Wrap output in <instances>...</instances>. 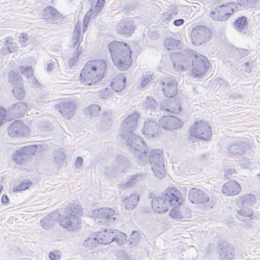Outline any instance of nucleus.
Returning <instances> with one entry per match:
<instances>
[{
	"instance_id": "obj_1",
	"label": "nucleus",
	"mask_w": 260,
	"mask_h": 260,
	"mask_svg": "<svg viewBox=\"0 0 260 260\" xmlns=\"http://www.w3.org/2000/svg\"><path fill=\"white\" fill-rule=\"evenodd\" d=\"M139 114L134 112L128 115L122 123L121 137L125 141L130 150L136 156H141L145 150L144 141L140 137L134 134L133 132L136 128Z\"/></svg>"
},
{
	"instance_id": "obj_2",
	"label": "nucleus",
	"mask_w": 260,
	"mask_h": 260,
	"mask_svg": "<svg viewBox=\"0 0 260 260\" xmlns=\"http://www.w3.org/2000/svg\"><path fill=\"white\" fill-rule=\"evenodd\" d=\"M106 68L107 63L104 60L88 61L80 74V80L87 85L95 84L103 79Z\"/></svg>"
},
{
	"instance_id": "obj_3",
	"label": "nucleus",
	"mask_w": 260,
	"mask_h": 260,
	"mask_svg": "<svg viewBox=\"0 0 260 260\" xmlns=\"http://www.w3.org/2000/svg\"><path fill=\"white\" fill-rule=\"evenodd\" d=\"M179 192L176 188L171 187L166 190L157 197H152L150 194L151 200V206L153 210L156 213H161L166 212L170 206H179L182 200L179 197Z\"/></svg>"
},
{
	"instance_id": "obj_4",
	"label": "nucleus",
	"mask_w": 260,
	"mask_h": 260,
	"mask_svg": "<svg viewBox=\"0 0 260 260\" xmlns=\"http://www.w3.org/2000/svg\"><path fill=\"white\" fill-rule=\"evenodd\" d=\"M143 150H145V152L141 156H136L133 153L134 156L138 158V162L141 165L149 163L151 165V169L154 175L159 179L164 178L166 170L162 152L159 150H152L149 152L148 159H147L146 157L147 149L145 145Z\"/></svg>"
},
{
	"instance_id": "obj_5",
	"label": "nucleus",
	"mask_w": 260,
	"mask_h": 260,
	"mask_svg": "<svg viewBox=\"0 0 260 260\" xmlns=\"http://www.w3.org/2000/svg\"><path fill=\"white\" fill-rule=\"evenodd\" d=\"M132 53L126 43L115 41V57L117 61L115 66L121 71L128 69L132 63Z\"/></svg>"
},
{
	"instance_id": "obj_6",
	"label": "nucleus",
	"mask_w": 260,
	"mask_h": 260,
	"mask_svg": "<svg viewBox=\"0 0 260 260\" xmlns=\"http://www.w3.org/2000/svg\"><path fill=\"white\" fill-rule=\"evenodd\" d=\"M82 215L81 206L75 202L69 203L64 209V215L60 219V225L64 228H72L73 223H77L79 216Z\"/></svg>"
},
{
	"instance_id": "obj_7",
	"label": "nucleus",
	"mask_w": 260,
	"mask_h": 260,
	"mask_svg": "<svg viewBox=\"0 0 260 260\" xmlns=\"http://www.w3.org/2000/svg\"><path fill=\"white\" fill-rule=\"evenodd\" d=\"M192 74L195 78L202 77L210 67L207 58L201 54L195 53L191 58Z\"/></svg>"
},
{
	"instance_id": "obj_8",
	"label": "nucleus",
	"mask_w": 260,
	"mask_h": 260,
	"mask_svg": "<svg viewBox=\"0 0 260 260\" xmlns=\"http://www.w3.org/2000/svg\"><path fill=\"white\" fill-rule=\"evenodd\" d=\"M191 136L203 140H208L212 135V131L209 124L205 121H196L190 128Z\"/></svg>"
},
{
	"instance_id": "obj_9",
	"label": "nucleus",
	"mask_w": 260,
	"mask_h": 260,
	"mask_svg": "<svg viewBox=\"0 0 260 260\" xmlns=\"http://www.w3.org/2000/svg\"><path fill=\"white\" fill-rule=\"evenodd\" d=\"M211 34L210 29L205 26L199 25L193 27L190 35L192 43L195 45L205 43L209 40Z\"/></svg>"
},
{
	"instance_id": "obj_10",
	"label": "nucleus",
	"mask_w": 260,
	"mask_h": 260,
	"mask_svg": "<svg viewBox=\"0 0 260 260\" xmlns=\"http://www.w3.org/2000/svg\"><path fill=\"white\" fill-rule=\"evenodd\" d=\"M38 147L35 145L22 147L15 151L12 155V160L17 164L22 165L30 156L35 154Z\"/></svg>"
},
{
	"instance_id": "obj_11",
	"label": "nucleus",
	"mask_w": 260,
	"mask_h": 260,
	"mask_svg": "<svg viewBox=\"0 0 260 260\" xmlns=\"http://www.w3.org/2000/svg\"><path fill=\"white\" fill-rule=\"evenodd\" d=\"M188 199L193 203L203 204L209 208H212L213 206V203L210 200L208 195L198 188H192L190 190Z\"/></svg>"
},
{
	"instance_id": "obj_12",
	"label": "nucleus",
	"mask_w": 260,
	"mask_h": 260,
	"mask_svg": "<svg viewBox=\"0 0 260 260\" xmlns=\"http://www.w3.org/2000/svg\"><path fill=\"white\" fill-rule=\"evenodd\" d=\"M114 210L109 208H101L94 210L92 213V216L95 221L101 224H108L112 220H114Z\"/></svg>"
},
{
	"instance_id": "obj_13",
	"label": "nucleus",
	"mask_w": 260,
	"mask_h": 260,
	"mask_svg": "<svg viewBox=\"0 0 260 260\" xmlns=\"http://www.w3.org/2000/svg\"><path fill=\"white\" fill-rule=\"evenodd\" d=\"M136 27L134 21L132 18L127 17L123 19L117 24L116 30L118 34L128 37L134 33Z\"/></svg>"
},
{
	"instance_id": "obj_14",
	"label": "nucleus",
	"mask_w": 260,
	"mask_h": 260,
	"mask_svg": "<svg viewBox=\"0 0 260 260\" xmlns=\"http://www.w3.org/2000/svg\"><path fill=\"white\" fill-rule=\"evenodd\" d=\"M8 133L11 137L25 136L28 133V128L21 120H16L8 128Z\"/></svg>"
},
{
	"instance_id": "obj_15",
	"label": "nucleus",
	"mask_w": 260,
	"mask_h": 260,
	"mask_svg": "<svg viewBox=\"0 0 260 260\" xmlns=\"http://www.w3.org/2000/svg\"><path fill=\"white\" fill-rule=\"evenodd\" d=\"M161 88L165 96L172 98L177 92V82L173 77H169L161 81Z\"/></svg>"
},
{
	"instance_id": "obj_16",
	"label": "nucleus",
	"mask_w": 260,
	"mask_h": 260,
	"mask_svg": "<svg viewBox=\"0 0 260 260\" xmlns=\"http://www.w3.org/2000/svg\"><path fill=\"white\" fill-rule=\"evenodd\" d=\"M160 125L167 130L176 129L182 127L183 122L173 116H164L159 119Z\"/></svg>"
},
{
	"instance_id": "obj_17",
	"label": "nucleus",
	"mask_w": 260,
	"mask_h": 260,
	"mask_svg": "<svg viewBox=\"0 0 260 260\" xmlns=\"http://www.w3.org/2000/svg\"><path fill=\"white\" fill-rule=\"evenodd\" d=\"M76 105L68 100H64L59 102L57 106L58 111L66 119H70L74 114Z\"/></svg>"
},
{
	"instance_id": "obj_18",
	"label": "nucleus",
	"mask_w": 260,
	"mask_h": 260,
	"mask_svg": "<svg viewBox=\"0 0 260 260\" xmlns=\"http://www.w3.org/2000/svg\"><path fill=\"white\" fill-rule=\"evenodd\" d=\"M190 64L189 58L185 55L176 54L173 60V66L178 71L186 70Z\"/></svg>"
},
{
	"instance_id": "obj_19",
	"label": "nucleus",
	"mask_w": 260,
	"mask_h": 260,
	"mask_svg": "<svg viewBox=\"0 0 260 260\" xmlns=\"http://www.w3.org/2000/svg\"><path fill=\"white\" fill-rule=\"evenodd\" d=\"M160 110L162 112H168L170 113H178L181 110L179 102L176 100H167L160 104Z\"/></svg>"
},
{
	"instance_id": "obj_20",
	"label": "nucleus",
	"mask_w": 260,
	"mask_h": 260,
	"mask_svg": "<svg viewBox=\"0 0 260 260\" xmlns=\"http://www.w3.org/2000/svg\"><path fill=\"white\" fill-rule=\"evenodd\" d=\"M59 216V213L56 211L49 214L40 220L42 226L45 229L50 228L57 222Z\"/></svg>"
},
{
	"instance_id": "obj_21",
	"label": "nucleus",
	"mask_w": 260,
	"mask_h": 260,
	"mask_svg": "<svg viewBox=\"0 0 260 260\" xmlns=\"http://www.w3.org/2000/svg\"><path fill=\"white\" fill-rule=\"evenodd\" d=\"M241 190L240 184L234 181L225 183L222 187V193L227 196L237 194Z\"/></svg>"
},
{
	"instance_id": "obj_22",
	"label": "nucleus",
	"mask_w": 260,
	"mask_h": 260,
	"mask_svg": "<svg viewBox=\"0 0 260 260\" xmlns=\"http://www.w3.org/2000/svg\"><path fill=\"white\" fill-rule=\"evenodd\" d=\"M139 200V196L134 193L128 197L123 196L121 197L122 205L127 210L134 209Z\"/></svg>"
},
{
	"instance_id": "obj_23",
	"label": "nucleus",
	"mask_w": 260,
	"mask_h": 260,
	"mask_svg": "<svg viewBox=\"0 0 260 260\" xmlns=\"http://www.w3.org/2000/svg\"><path fill=\"white\" fill-rule=\"evenodd\" d=\"M158 129L157 123L153 120H149L145 122L143 132L148 137H153L157 135Z\"/></svg>"
},
{
	"instance_id": "obj_24",
	"label": "nucleus",
	"mask_w": 260,
	"mask_h": 260,
	"mask_svg": "<svg viewBox=\"0 0 260 260\" xmlns=\"http://www.w3.org/2000/svg\"><path fill=\"white\" fill-rule=\"evenodd\" d=\"M113 233L112 231L110 233V231L105 230L97 233L95 237L99 244L106 245L114 241V237L112 236Z\"/></svg>"
},
{
	"instance_id": "obj_25",
	"label": "nucleus",
	"mask_w": 260,
	"mask_h": 260,
	"mask_svg": "<svg viewBox=\"0 0 260 260\" xmlns=\"http://www.w3.org/2000/svg\"><path fill=\"white\" fill-rule=\"evenodd\" d=\"M43 17V19L50 23L57 20L60 17L57 11L51 6H48L44 10Z\"/></svg>"
},
{
	"instance_id": "obj_26",
	"label": "nucleus",
	"mask_w": 260,
	"mask_h": 260,
	"mask_svg": "<svg viewBox=\"0 0 260 260\" xmlns=\"http://www.w3.org/2000/svg\"><path fill=\"white\" fill-rule=\"evenodd\" d=\"M247 25V19L245 16H241L238 18L234 21L235 29L244 35L248 34V30L246 29Z\"/></svg>"
},
{
	"instance_id": "obj_27",
	"label": "nucleus",
	"mask_w": 260,
	"mask_h": 260,
	"mask_svg": "<svg viewBox=\"0 0 260 260\" xmlns=\"http://www.w3.org/2000/svg\"><path fill=\"white\" fill-rule=\"evenodd\" d=\"M220 258L222 260L232 259L235 256V249L231 245H222L219 251Z\"/></svg>"
},
{
	"instance_id": "obj_28",
	"label": "nucleus",
	"mask_w": 260,
	"mask_h": 260,
	"mask_svg": "<svg viewBox=\"0 0 260 260\" xmlns=\"http://www.w3.org/2000/svg\"><path fill=\"white\" fill-rule=\"evenodd\" d=\"M81 25L80 23H77L74 27V30L72 35V46L76 50L78 49L80 44L82 41L83 36L81 35Z\"/></svg>"
},
{
	"instance_id": "obj_29",
	"label": "nucleus",
	"mask_w": 260,
	"mask_h": 260,
	"mask_svg": "<svg viewBox=\"0 0 260 260\" xmlns=\"http://www.w3.org/2000/svg\"><path fill=\"white\" fill-rule=\"evenodd\" d=\"M227 149L232 155H242L245 151V147L243 142L237 141L231 144Z\"/></svg>"
},
{
	"instance_id": "obj_30",
	"label": "nucleus",
	"mask_w": 260,
	"mask_h": 260,
	"mask_svg": "<svg viewBox=\"0 0 260 260\" xmlns=\"http://www.w3.org/2000/svg\"><path fill=\"white\" fill-rule=\"evenodd\" d=\"M27 108V105L24 102H19L12 105L10 110L12 113L19 117L22 116L25 113Z\"/></svg>"
},
{
	"instance_id": "obj_31",
	"label": "nucleus",
	"mask_w": 260,
	"mask_h": 260,
	"mask_svg": "<svg viewBox=\"0 0 260 260\" xmlns=\"http://www.w3.org/2000/svg\"><path fill=\"white\" fill-rule=\"evenodd\" d=\"M144 177V175L141 173H137L132 175L130 178L127 179L124 184L126 188H130L136 185L138 182L141 181Z\"/></svg>"
},
{
	"instance_id": "obj_32",
	"label": "nucleus",
	"mask_w": 260,
	"mask_h": 260,
	"mask_svg": "<svg viewBox=\"0 0 260 260\" xmlns=\"http://www.w3.org/2000/svg\"><path fill=\"white\" fill-rule=\"evenodd\" d=\"M219 7L221 14L225 15V16H226L227 19H228L229 17L233 14L234 9L236 8V5L235 3H230L226 5H222L219 6Z\"/></svg>"
},
{
	"instance_id": "obj_33",
	"label": "nucleus",
	"mask_w": 260,
	"mask_h": 260,
	"mask_svg": "<svg viewBox=\"0 0 260 260\" xmlns=\"http://www.w3.org/2000/svg\"><path fill=\"white\" fill-rule=\"evenodd\" d=\"M255 201L253 195L248 194L241 197L238 201V204L242 206H247L252 205Z\"/></svg>"
},
{
	"instance_id": "obj_34",
	"label": "nucleus",
	"mask_w": 260,
	"mask_h": 260,
	"mask_svg": "<svg viewBox=\"0 0 260 260\" xmlns=\"http://www.w3.org/2000/svg\"><path fill=\"white\" fill-rule=\"evenodd\" d=\"M8 80L12 86H17L18 84L20 85V83H22V78L19 74L14 71H12L9 73Z\"/></svg>"
},
{
	"instance_id": "obj_35",
	"label": "nucleus",
	"mask_w": 260,
	"mask_h": 260,
	"mask_svg": "<svg viewBox=\"0 0 260 260\" xmlns=\"http://www.w3.org/2000/svg\"><path fill=\"white\" fill-rule=\"evenodd\" d=\"M164 45L169 50L180 48L181 43L178 40L173 38H167L164 41Z\"/></svg>"
},
{
	"instance_id": "obj_36",
	"label": "nucleus",
	"mask_w": 260,
	"mask_h": 260,
	"mask_svg": "<svg viewBox=\"0 0 260 260\" xmlns=\"http://www.w3.org/2000/svg\"><path fill=\"white\" fill-rule=\"evenodd\" d=\"M126 78L121 74L115 78V91L119 92L123 89L125 87Z\"/></svg>"
},
{
	"instance_id": "obj_37",
	"label": "nucleus",
	"mask_w": 260,
	"mask_h": 260,
	"mask_svg": "<svg viewBox=\"0 0 260 260\" xmlns=\"http://www.w3.org/2000/svg\"><path fill=\"white\" fill-rule=\"evenodd\" d=\"M13 87L12 93L14 96L18 100H22L25 95V92L23 88L22 83H20V85L18 84V85Z\"/></svg>"
},
{
	"instance_id": "obj_38",
	"label": "nucleus",
	"mask_w": 260,
	"mask_h": 260,
	"mask_svg": "<svg viewBox=\"0 0 260 260\" xmlns=\"http://www.w3.org/2000/svg\"><path fill=\"white\" fill-rule=\"evenodd\" d=\"M98 242L95 237H88L84 241L83 245L87 250H90L96 247L99 244Z\"/></svg>"
},
{
	"instance_id": "obj_39",
	"label": "nucleus",
	"mask_w": 260,
	"mask_h": 260,
	"mask_svg": "<svg viewBox=\"0 0 260 260\" xmlns=\"http://www.w3.org/2000/svg\"><path fill=\"white\" fill-rule=\"evenodd\" d=\"M32 185V182L28 179L23 180L21 183L13 187V190L14 192H19L28 189Z\"/></svg>"
},
{
	"instance_id": "obj_40",
	"label": "nucleus",
	"mask_w": 260,
	"mask_h": 260,
	"mask_svg": "<svg viewBox=\"0 0 260 260\" xmlns=\"http://www.w3.org/2000/svg\"><path fill=\"white\" fill-rule=\"evenodd\" d=\"M225 15H222L219 10V7L216 8V10L212 11L210 13L211 17L215 20L218 21H225L227 20V17Z\"/></svg>"
},
{
	"instance_id": "obj_41",
	"label": "nucleus",
	"mask_w": 260,
	"mask_h": 260,
	"mask_svg": "<svg viewBox=\"0 0 260 260\" xmlns=\"http://www.w3.org/2000/svg\"><path fill=\"white\" fill-rule=\"evenodd\" d=\"M127 236L124 233L115 231V242L118 245H121L126 242Z\"/></svg>"
},
{
	"instance_id": "obj_42",
	"label": "nucleus",
	"mask_w": 260,
	"mask_h": 260,
	"mask_svg": "<svg viewBox=\"0 0 260 260\" xmlns=\"http://www.w3.org/2000/svg\"><path fill=\"white\" fill-rule=\"evenodd\" d=\"M172 206L173 207L170 210V215L172 218L178 220H182L185 218L182 214L179 211V208H178L179 206H177L175 207L174 206Z\"/></svg>"
},
{
	"instance_id": "obj_43",
	"label": "nucleus",
	"mask_w": 260,
	"mask_h": 260,
	"mask_svg": "<svg viewBox=\"0 0 260 260\" xmlns=\"http://www.w3.org/2000/svg\"><path fill=\"white\" fill-rule=\"evenodd\" d=\"M157 106V103L155 100L149 96L146 98L143 104L144 107L147 109H154L156 108Z\"/></svg>"
},
{
	"instance_id": "obj_44",
	"label": "nucleus",
	"mask_w": 260,
	"mask_h": 260,
	"mask_svg": "<svg viewBox=\"0 0 260 260\" xmlns=\"http://www.w3.org/2000/svg\"><path fill=\"white\" fill-rule=\"evenodd\" d=\"M66 159V154L62 151H57L54 154V161L59 166L63 165Z\"/></svg>"
},
{
	"instance_id": "obj_45",
	"label": "nucleus",
	"mask_w": 260,
	"mask_h": 260,
	"mask_svg": "<svg viewBox=\"0 0 260 260\" xmlns=\"http://www.w3.org/2000/svg\"><path fill=\"white\" fill-rule=\"evenodd\" d=\"M242 207H243L241 209L237 211V213L238 214L237 217L239 219H240V216L250 217L252 215L253 211L251 209L246 208V206Z\"/></svg>"
},
{
	"instance_id": "obj_46",
	"label": "nucleus",
	"mask_w": 260,
	"mask_h": 260,
	"mask_svg": "<svg viewBox=\"0 0 260 260\" xmlns=\"http://www.w3.org/2000/svg\"><path fill=\"white\" fill-rule=\"evenodd\" d=\"M100 110L101 107L98 105L92 104L89 106V111L91 118L96 117Z\"/></svg>"
},
{
	"instance_id": "obj_47",
	"label": "nucleus",
	"mask_w": 260,
	"mask_h": 260,
	"mask_svg": "<svg viewBox=\"0 0 260 260\" xmlns=\"http://www.w3.org/2000/svg\"><path fill=\"white\" fill-rule=\"evenodd\" d=\"M19 71L22 74L25 75L27 78H29L32 76V68L30 67H23L21 66L19 69Z\"/></svg>"
},
{
	"instance_id": "obj_48",
	"label": "nucleus",
	"mask_w": 260,
	"mask_h": 260,
	"mask_svg": "<svg viewBox=\"0 0 260 260\" xmlns=\"http://www.w3.org/2000/svg\"><path fill=\"white\" fill-rule=\"evenodd\" d=\"M80 54V52L79 51V49L76 50V52L73 54V57L68 60V64L70 68H72L73 66H74L77 62L78 60V56Z\"/></svg>"
},
{
	"instance_id": "obj_49",
	"label": "nucleus",
	"mask_w": 260,
	"mask_h": 260,
	"mask_svg": "<svg viewBox=\"0 0 260 260\" xmlns=\"http://www.w3.org/2000/svg\"><path fill=\"white\" fill-rule=\"evenodd\" d=\"M6 39V40L5 42L7 45L8 46V49H9L11 53L15 52L17 48L16 43L10 41L12 40V38L11 37H8Z\"/></svg>"
},
{
	"instance_id": "obj_50",
	"label": "nucleus",
	"mask_w": 260,
	"mask_h": 260,
	"mask_svg": "<svg viewBox=\"0 0 260 260\" xmlns=\"http://www.w3.org/2000/svg\"><path fill=\"white\" fill-rule=\"evenodd\" d=\"M154 79L153 76L151 74H147L146 75L141 84V86L142 87H145L146 85H147L149 82Z\"/></svg>"
},
{
	"instance_id": "obj_51",
	"label": "nucleus",
	"mask_w": 260,
	"mask_h": 260,
	"mask_svg": "<svg viewBox=\"0 0 260 260\" xmlns=\"http://www.w3.org/2000/svg\"><path fill=\"white\" fill-rule=\"evenodd\" d=\"M142 233L137 231H134L130 236V238L134 241H137L139 239L142 238Z\"/></svg>"
},
{
	"instance_id": "obj_52",
	"label": "nucleus",
	"mask_w": 260,
	"mask_h": 260,
	"mask_svg": "<svg viewBox=\"0 0 260 260\" xmlns=\"http://www.w3.org/2000/svg\"><path fill=\"white\" fill-rule=\"evenodd\" d=\"M48 256L51 260H59L60 257V254L58 251H52L50 252Z\"/></svg>"
},
{
	"instance_id": "obj_53",
	"label": "nucleus",
	"mask_w": 260,
	"mask_h": 260,
	"mask_svg": "<svg viewBox=\"0 0 260 260\" xmlns=\"http://www.w3.org/2000/svg\"><path fill=\"white\" fill-rule=\"evenodd\" d=\"M103 118L106 119L110 123L112 119V113L111 111L106 110L103 113Z\"/></svg>"
},
{
	"instance_id": "obj_54",
	"label": "nucleus",
	"mask_w": 260,
	"mask_h": 260,
	"mask_svg": "<svg viewBox=\"0 0 260 260\" xmlns=\"http://www.w3.org/2000/svg\"><path fill=\"white\" fill-rule=\"evenodd\" d=\"M117 260H130V259L124 251H120L117 253Z\"/></svg>"
},
{
	"instance_id": "obj_55",
	"label": "nucleus",
	"mask_w": 260,
	"mask_h": 260,
	"mask_svg": "<svg viewBox=\"0 0 260 260\" xmlns=\"http://www.w3.org/2000/svg\"><path fill=\"white\" fill-rule=\"evenodd\" d=\"M105 3V0H97L96 4L95 6L94 9L96 13H99L104 6Z\"/></svg>"
},
{
	"instance_id": "obj_56",
	"label": "nucleus",
	"mask_w": 260,
	"mask_h": 260,
	"mask_svg": "<svg viewBox=\"0 0 260 260\" xmlns=\"http://www.w3.org/2000/svg\"><path fill=\"white\" fill-rule=\"evenodd\" d=\"M6 114V110L4 108L0 107V126L5 121Z\"/></svg>"
},
{
	"instance_id": "obj_57",
	"label": "nucleus",
	"mask_w": 260,
	"mask_h": 260,
	"mask_svg": "<svg viewBox=\"0 0 260 260\" xmlns=\"http://www.w3.org/2000/svg\"><path fill=\"white\" fill-rule=\"evenodd\" d=\"M47 63V71H51L52 69L57 66V63L56 62V59L55 58L53 60L51 59Z\"/></svg>"
},
{
	"instance_id": "obj_58",
	"label": "nucleus",
	"mask_w": 260,
	"mask_h": 260,
	"mask_svg": "<svg viewBox=\"0 0 260 260\" xmlns=\"http://www.w3.org/2000/svg\"><path fill=\"white\" fill-rule=\"evenodd\" d=\"M108 50L109 51L110 56L112 61L114 62V41H111L108 45Z\"/></svg>"
},
{
	"instance_id": "obj_59",
	"label": "nucleus",
	"mask_w": 260,
	"mask_h": 260,
	"mask_svg": "<svg viewBox=\"0 0 260 260\" xmlns=\"http://www.w3.org/2000/svg\"><path fill=\"white\" fill-rule=\"evenodd\" d=\"M161 19L164 22L171 21L172 20L171 14L169 12H164L161 16Z\"/></svg>"
},
{
	"instance_id": "obj_60",
	"label": "nucleus",
	"mask_w": 260,
	"mask_h": 260,
	"mask_svg": "<svg viewBox=\"0 0 260 260\" xmlns=\"http://www.w3.org/2000/svg\"><path fill=\"white\" fill-rule=\"evenodd\" d=\"M27 34H22L19 36V40L22 46L24 45L26 41L27 40Z\"/></svg>"
},
{
	"instance_id": "obj_61",
	"label": "nucleus",
	"mask_w": 260,
	"mask_h": 260,
	"mask_svg": "<svg viewBox=\"0 0 260 260\" xmlns=\"http://www.w3.org/2000/svg\"><path fill=\"white\" fill-rule=\"evenodd\" d=\"M1 52L4 55L8 54L11 53L9 49H8V46L7 45L6 43H5L4 46L2 47L0 50Z\"/></svg>"
},
{
	"instance_id": "obj_62",
	"label": "nucleus",
	"mask_w": 260,
	"mask_h": 260,
	"mask_svg": "<svg viewBox=\"0 0 260 260\" xmlns=\"http://www.w3.org/2000/svg\"><path fill=\"white\" fill-rule=\"evenodd\" d=\"M184 23V19L180 18L174 20L173 24L175 26H179Z\"/></svg>"
},
{
	"instance_id": "obj_63",
	"label": "nucleus",
	"mask_w": 260,
	"mask_h": 260,
	"mask_svg": "<svg viewBox=\"0 0 260 260\" xmlns=\"http://www.w3.org/2000/svg\"><path fill=\"white\" fill-rule=\"evenodd\" d=\"M1 202L4 205L8 204L9 203V199L7 195L4 194L2 196Z\"/></svg>"
},
{
	"instance_id": "obj_64",
	"label": "nucleus",
	"mask_w": 260,
	"mask_h": 260,
	"mask_svg": "<svg viewBox=\"0 0 260 260\" xmlns=\"http://www.w3.org/2000/svg\"><path fill=\"white\" fill-rule=\"evenodd\" d=\"M83 158L81 156H78L76 158L75 165L77 167H79L82 165L83 164Z\"/></svg>"
}]
</instances>
